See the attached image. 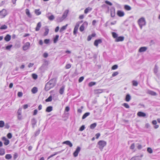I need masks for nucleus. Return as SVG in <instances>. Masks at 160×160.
I'll return each instance as SVG.
<instances>
[{
	"label": "nucleus",
	"instance_id": "nucleus-1",
	"mask_svg": "<svg viewBox=\"0 0 160 160\" xmlns=\"http://www.w3.org/2000/svg\"><path fill=\"white\" fill-rule=\"evenodd\" d=\"M138 22L141 28H142L143 26H145L146 24V22L145 18L143 17H142L139 19L138 21Z\"/></svg>",
	"mask_w": 160,
	"mask_h": 160
},
{
	"label": "nucleus",
	"instance_id": "nucleus-2",
	"mask_svg": "<svg viewBox=\"0 0 160 160\" xmlns=\"http://www.w3.org/2000/svg\"><path fill=\"white\" fill-rule=\"evenodd\" d=\"M106 142L103 140H100L98 143L99 146L98 148L101 150H102L104 147L106 145Z\"/></svg>",
	"mask_w": 160,
	"mask_h": 160
},
{
	"label": "nucleus",
	"instance_id": "nucleus-3",
	"mask_svg": "<svg viewBox=\"0 0 160 160\" xmlns=\"http://www.w3.org/2000/svg\"><path fill=\"white\" fill-rule=\"evenodd\" d=\"M57 79L56 78H53L50 80L48 82V83L49 84L51 87L53 88L56 83Z\"/></svg>",
	"mask_w": 160,
	"mask_h": 160
},
{
	"label": "nucleus",
	"instance_id": "nucleus-4",
	"mask_svg": "<svg viewBox=\"0 0 160 160\" xmlns=\"http://www.w3.org/2000/svg\"><path fill=\"white\" fill-rule=\"evenodd\" d=\"M88 25V23L87 22H85L80 26L79 30L81 32H82L84 30L85 28H86Z\"/></svg>",
	"mask_w": 160,
	"mask_h": 160
},
{
	"label": "nucleus",
	"instance_id": "nucleus-5",
	"mask_svg": "<svg viewBox=\"0 0 160 160\" xmlns=\"http://www.w3.org/2000/svg\"><path fill=\"white\" fill-rule=\"evenodd\" d=\"M1 13L0 14L1 15V18H4L7 15V12L6 9H3L2 10L0 11Z\"/></svg>",
	"mask_w": 160,
	"mask_h": 160
},
{
	"label": "nucleus",
	"instance_id": "nucleus-6",
	"mask_svg": "<svg viewBox=\"0 0 160 160\" xmlns=\"http://www.w3.org/2000/svg\"><path fill=\"white\" fill-rule=\"evenodd\" d=\"M30 45V43L29 42H26L22 47L23 50L24 51H26L28 50L29 48Z\"/></svg>",
	"mask_w": 160,
	"mask_h": 160
},
{
	"label": "nucleus",
	"instance_id": "nucleus-7",
	"mask_svg": "<svg viewBox=\"0 0 160 160\" xmlns=\"http://www.w3.org/2000/svg\"><path fill=\"white\" fill-rule=\"evenodd\" d=\"M143 156L142 154H141L140 156H135L132 157L130 160H141Z\"/></svg>",
	"mask_w": 160,
	"mask_h": 160
},
{
	"label": "nucleus",
	"instance_id": "nucleus-8",
	"mask_svg": "<svg viewBox=\"0 0 160 160\" xmlns=\"http://www.w3.org/2000/svg\"><path fill=\"white\" fill-rule=\"evenodd\" d=\"M81 148L79 147H77L76 150L73 153V156L74 157H76L78 156L79 152L80 151Z\"/></svg>",
	"mask_w": 160,
	"mask_h": 160
},
{
	"label": "nucleus",
	"instance_id": "nucleus-9",
	"mask_svg": "<svg viewBox=\"0 0 160 160\" xmlns=\"http://www.w3.org/2000/svg\"><path fill=\"white\" fill-rule=\"evenodd\" d=\"M50 14H51L50 13H48V14H46V16L49 20L52 21L54 19V16L53 15H51L50 16H49Z\"/></svg>",
	"mask_w": 160,
	"mask_h": 160
},
{
	"label": "nucleus",
	"instance_id": "nucleus-10",
	"mask_svg": "<svg viewBox=\"0 0 160 160\" xmlns=\"http://www.w3.org/2000/svg\"><path fill=\"white\" fill-rule=\"evenodd\" d=\"M111 10V16L112 17H113L115 15V8L113 7H112L110 9Z\"/></svg>",
	"mask_w": 160,
	"mask_h": 160
},
{
	"label": "nucleus",
	"instance_id": "nucleus-11",
	"mask_svg": "<svg viewBox=\"0 0 160 160\" xmlns=\"http://www.w3.org/2000/svg\"><path fill=\"white\" fill-rule=\"evenodd\" d=\"M2 140L4 141V144L5 145H7L9 144V141L8 139L5 137H3L2 138Z\"/></svg>",
	"mask_w": 160,
	"mask_h": 160
},
{
	"label": "nucleus",
	"instance_id": "nucleus-12",
	"mask_svg": "<svg viewBox=\"0 0 160 160\" xmlns=\"http://www.w3.org/2000/svg\"><path fill=\"white\" fill-rule=\"evenodd\" d=\"M102 40L101 39H97L94 41V44L96 47H98V44H100L102 43Z\"/></svg>",
	"mask_w": 160,
	"mask_h": 160
},
{
	"label": "nucleus",
	"instance_id": "nucleus-13",
	"mask_svg": "<svg viewBox=\"0 0 160 160\" xmlns=\"http://www.w3.org/2000/svg\"><path fill=\"white\" fill-rule=\"evenodd\" d=\"M147 93L148 94L154 96H156L157 95V94L156 92L150 90H148Z\"/></svg>",
	"mask_w": 160,
	"mask_h": 160
},
{
	"label": "nucleus",
	"instance_id": "nucleus-14",
	"mask_svg": "<svg viewBox=\"0 0 160 160\" xmlns=\"http://www.w3.org/2000/svg\"><path fill=\"white\" fill-rule=\"evenodd\" d=\"M124 38L123 36L118 37L117 38H116V39H115V41L116 42L122 41H123Z\"/></svg>",
	"mask_w": 160,
	"mask_h": 160
},
{
	"label": "nucleus",
	"instance_id": "nucleus-15",
	"mask_svg": "<svg viewBox=\"0 0 160 160\" xmlns=\"http://www.w3.org/2000/svg\"><path fill=\"white\" fill-rule=\"evenodd\" d=\"M31 124L33 128H34L35 125L37 122V121L35 118H33L31 121Z\"/></svg>",
	"mask_w": 160,
	"mask_h": 160
},
{
	"label": "nucleus",
	"instance_id": "nucleus-16",
	"mask_svg": "<svg viewBox=\"0 0 160 160\" xmlns=\"http://www.w3.org/2000/svg\"><path fill=\"white\" fill-rule=\"evenodd\" d=\"M137 115L139 117H145L146 116V114L144 112H139L137 113Z\"/></svg>",
	"mask_w": 160,
	"mask_h": 160
},
{
	"label": "nucleus",
	"instance_id": "nucleus-17",
	"mask_svg": "<svg viewBox=\"0 0 160 160\" xmlns=\"http://www.w3.org/2000/svg\"><path fill=\"white\" fill-rule=\"evenodd\" d=\"M63 144H66V145L69 146L70 147L72 146V144L69 141H66L62 142Z\"/></svg>",
	"mask_w": 160,
	"mask_h": 160
},
{
	"label": "nucleus",
	"instance_id": "nucleus-18",
	"mask_svg": "<svg viewBox=\"0 0 160 160\" xmlns=\"http://www.w3.org/2000/svg\"><path fill=\"white\" fill-rule=\"evenodd\" d=\"M52 88V87L49 84L47 83L45 85V89L46 91H48Z\"/></svg>",
	"mask_w": 160,
	"mask_h": 160
},
{
	"label": "nucleus",
	"instance_id": "nucleus-19",
	"mask_svg": "<svg viewBox=\"0 0 160 160\" xmlns=\"http://www.w3.org/2000/svg\"><path fill=\"white\" fill-rule=\"evenodd\" d=\"M117 15L120 17H123L124 15V13L123 12L118 10L117 12Z\"/></svg>",
	"mask_w": 160,
	"mask_h": 160
},
{
	"label": "nucleus",
	"instance_id": "nucleus-20",
	"mask_svg": "<svg viewBox=\"0 0 160 160\" xmlns=\"http://www.w3.org/2000/svg\"><path fill=\"white\" fill-rule=\"evenodd\" d=\"M103 90L101 89H96L94 90V92L95 94H98L102 93Z\"/></svg>",
	"mask_w": 160,
	"mask_h": 160
},
{
	"label": "nucleus",
	"instance_id": "nucleus-21",
	"mask_svg": "<svg viewBox=\"0 0 160 160\" xmlns=\"http://www.w3.org/2000/svg\"><path fill=\"white\" fill-rule=\"evenodd\" d=\"M64 18L62 16V17H58L57 18L56 21L58 22H61L63 21Z\"/></svg>",
	"mask_w": 160,
	"mask_h": 160
},
{
	"label": "nucleus",
	"instance_id": "nucleus-22",
	"mask_svg": "<svg viewBox=\"0 0 160 160\" xmlns=\"http://www.w3.org/2000/svg\"><path fill=\"white\" fill-rule=\"evenodd\" d=\"M41 27V23L40 22H38L37 25V27L35 28L36 31H38Z\"/></svg>",
	"mask_w": 160,
	"mask_h": 160
},
{
	"label": "nucleus",
	"instance_id": "nucleus-23",
	"mask_svg": "<svg viewBox=\"0 0 160 160\" xmlns=\"http://www.w3.org/2000/svg\"><path fill=\"white\" fill-rule=\"evenodd\" d=\"M147 49V48L146 47H141L139 50V52H143L145 51Z\"/></svg>",
	"mask_w": 160,
	"mask_h": 160
},
{
	"label": "nucleus",
	"instance_id": "nucleus-24",
	"mask_svg": "<svg viewBox=\"0 0 160 160\" xmlns=\"http://www.w3.org/2000/svg\"><path fill=\"white\" fill-rule=\"evenodd\" d=\"M153 72L156 75H157V73L158 72V67L156 64L155 65L154 68L153 69Z\"/></svg>",
	"mask_w": 160,
	"mask_h": 160
},
{
	"label": "nucleus",
	"instance_id": "nucleus-25",
	"mask_svg": "<svg viewBox=\"0 0 160 160\" xmlns=\"http://www.w3.org/2000/svg\"><path fill=\"white\" fill-rule=\"evenodd\" d=\"M11 38V36L9 34H7L4 38V40L7 42L9 41Z\"/></svg>",
	"mask_w": 160,
	"mask_h": 160
},
{
	"label": "nucleus",
	"instance_id": "nucleus-26",
	"mask_svg": "<svg viewBox=\"0 0 160 160\" xmlns=\"http://www.w3.org/2000/svg\"><path fill=\"white\" fill-rule=\"evenodd\" d=\"M68 26V24H67L65 25L62 26L59 32L61 33L63 31L66 30Z\"/></svg>",
	"mask_w": 160,
	"mask_h": 160
},
{
	"label": "nucleus",
	"instance_id": "nucleus-27",
	"mask_svg": "<svg viewBox=\"0 0 160 160\" xmlns=\"http://www.w3.org/2000/svg\"><path fill=\"white\" fill-rule=\"evenodd\" d=\"M68 12L69 10H66L64 12V13H63L62 16L64 18V19L67 17Z\"/></svg>",
	"mask_w": 160,
	"mask_h": 160
},
{
	"label": "nucleus",
	"instance_id": "nucleus-28",
	"mask_svg": "<svg viewBox=\"0 0 160 160\" xmlns=\"http://www.w3.org/2000/svg\"><path fill=\"white\" fill-rule=\"evenodd\" d=\"M131 99V97L130 95L129 94H127L126 98H125V100L127 102H129Z\"/></svg>",
	"mask_w": 160,
	"mask_h": 160
},
{
	"label": "nucleus",
	"instance_id": "nucleus-29",
	"mask_svg": "<svg viewBox=\"0 0 160 160\" xmlns=\"http://www.w3.org/2000/svg\"><path fill=\"white\" fill-rule=\"evenodd\" d=\"M38 91V88L36 87H34L31 90L32 93L35 94Z\"/></svg>",
	"mask_w": 160,
	"mask_h": 160
},
{
	"label": "nucleus",
	"instance_id": "nucleus-30",
	"mask_svg": "<svg viewBox=\"0 0 160 160\" xmlns=\"http://www.w3.org/2000/svg\"><path fill=\"white\" fill-rule=\"evenodd\" d=\"M65 87L64 86H62L60 88L59 91V92L60 94H62L63 93Z\"/></svg>",
	"mask_w": 160,
	"mask_h": 160
},
{
	"label": "nucleus",
	"instance_id": "nucleus-31",
	"mask_svg": "<svg viewBox=\"0 0 160 160\" xmlns=\"http://www.w3.org/2000/svg\"><path fill=\"white\" fill-rule=\"evenodd\" d=\"M26 14L27 15L28 17L30 18H32V15H31L29 10L28 9H27L26 10Z\"/></svg>",
	"mask_w": 160,
	"mask_h": 160
},
{
	"label": "nucleus",
	"instance_id": "nucleus-32",
	"mask_svg": "<svg viewBox=\"0 0 160 160\" xmlns=\"http://www.w3.org/2000/svg\"><path fill=\"white\" fill-rule=\"evenodd\" d=\"M52 110V106L48 107L46 110V112H50Z\"/></svg>",
	"mask_w": 160,
	"mask_h": 160
},
{
	"label": "nucleus",
	"instance_id": "nucleus-33",
	"mask_svg": "<svg viewBox=\"0 0 160 160\" xmlns=\"http://www.w3.org/2000/svg\"><path fill=\"white\" fill-rule=\"evenodd\" d=\"M92 10V8L90 7H88V8H86L85 10H84V13H85V14H87V13H88V12L90 11H91Z\"/></svg>",
	"mask_w": 160,
	"mask_h": 160
},
{
	"label": "nucleus",
	"instance_id": "nucleus-34",
	"mask_svg": "<svg viewBox=\"0 0 160 160\" xmlns=\"http://www.w3.org/2000/svg\"><path fill=\"white\" fill-rule=\"evenodd\" d=\"M90 113L89 112H87L84 114L82 117V119H85L89 115Z\"/></svg>",
	"mask_w": 160,
	"mask_h": 160
},
{
	"label": "nucleus",
	"instance_id": "nucleus-35",
	"mask_svg": "<svg viewBox=\"0 0 160 160\" xmlns=\"http://www.w3.org/2000/svg\"><path fill=\"white\" fill-rule=\"evenodd\" d=\"M97 124L95 122L91 124L90 126V128L92 129H93L96 126Z\"/></svg>",
	"mask_w": 160,
	"mask_h": 160
},
{
	"label": "nucleus",
	"instance_id": "nucleus-36",
	"mask_svg": "<svg viewBox=\"0 0 160 160\" xmlns=\"http://www.w3.org/2000/svg\"><path fill=\"white\" fill-rule=\"evenodd\" d=\"M34 12L37 15H39L41 14V12L40 11L39 9H35Z\"/></svg>",
	"mask_w": 160,
	"mask_h": 160
},
{
	"label": "nucleus",
	"instance_id": "nucleus-37",
	"mask_svg": "<svg viewBox=\"0 0 160 160\" xmlns=\"http://www.w3.org/2000/svg\"><path fill=\"white\" fill-rule=\"evenodd\" d=\"M5 150L2 148H0V155L2 156L5 154Z\"/></svg>",
	"mask_w": 160,
	"mask_h": 160
},
{
	"label": "nucleus",
	"instance_id": "nucleus-38",
	"mask_svg": "<svg viewBox=\"0 0 160 160\" xmlns=\"http://www.w3.org/2000/svg\"><path fill=\"white\" fill-rule=\"evenodd\" d=\"M59 35H56L55 37L53 39V42L54 43H56L58 40V39L59 38Z\"/></svg>",
	"mask_w": 160,
	"mask_h": 160
},
{
	"label": "nucleus",
	"instance_id": "nucleus-39",
	"mask_svg": "<svg viewBox=\"0 0 160 160\" xmlns=\"http://www.w3.org/2000/svg\"><path fill=\"white\" fill-rule=\"evenodd\" d=\"M52 95H50L48 98L46 99L45 100V101L46 102H51L52 101Z\"/></svg>",
	"mask_w": 160,
	"mask_h": 160
},
{
	"label": "nucleus",
	"instance_id": "nucleus-40",
	"mask_svg": "<svg viewBox=\"0 0 160 160\" xmlns=\"http://www.w3.org/2000/svg\"><path fill=\"white\" fill-rule=\"evenodd\" d=\"M45 32H44V36H46L48 34L49 30L48 28L45 27Z\"/></svg>",
	"mask_w": 160,
	"mask_h": 160
},
{
	"label": "nucleus",
	"instance_id": "nucleus-41",
	"mask_svg": "<svg viewBox=\"0 0 160 160\" xmlns=\"http://www.w3.org/2000/svg\"><path fill=\"white\" fill-rule=\"evenodd\" d=\"M124 8L128 11L130 10L131 9V8L130 6L126 5L124 6Z\"/></svg>",
	"mask_w": 160,
	"mask_h": 160
},
{
	"label": "nucleus",
	"instance_id": "nucleus-42",
	"mask_svg": "<svg viewBox=\"0 0 160 160\" xmlns=\"http://www.w3.org/2000/svg\"><path fill=\"white\" fill-rule=\"evenodd\" d=\"M5 158L7 159H9L12 158V156L10 154H7L6 155Z\"/></svg>",
	"mask_w": 160,
	"mask_h": 160
},
{
	"label": "nucleus",
	"instance_id": "nucleus-43",
	"mask_svg": "<svg viewBox=\"0 0 160 160\" xmlns=\"http://www.w3.org/2000/svg\"><path fill=\"white\" fill-rule=\"evenodd\" d=\"M112 35L113 38H115V39H116V38H117L118 37V34L115 32H112Z\"/></svg>",
	"mask_w": 160,
	"mask_h": 160
},
{
	"label": "nucleus",
	"instance_id": "nucleus-44",
	"mask_svg": "<svg viewBox=\"0 0 160 160\" xmlns=\"http://www.w3.org/2000/svg\"><path fill=\"white\" fill-rule=\"evenodd\" d=\"M4 125V122L3 121H0V128H2Z\"/></svg>",
	"mask_w": 160,
	"mask_h": 160
},
{
	"label": "nucleus",
	"instance_id": "nucleus-45",
	"mask_svg": "<svg viewBox=\"0 0 160 160\" xmlns=\"http://www.w3.org/2000/svg\"><path fill=\"white\" fill-rule=\"evenodd\" d=\"M133 85L135 86H137L138 85V82L135 80H133L132 81Z\"/></svg>",
	"mask_w": 160,
	"mask_h": 160
},
{
	"label": "nucleus",
	"instance_id": "nucleus-46",
	"mask_svg": "<svg viewBox=\"0 0 160 160\" xmlns=\"http://www.w3.org/2000/svg\"><path fill=\"white\" fill-rule=\"evenodd\" d=\"M96 84V82H92L89 83L88 85L89 87H91L93 85H95Z\"/></svg>",
	"mask_w": 160,
	"mask_h": 160
},
{
	"label": "nucleus",
	"instance_id": "nucleus-47",
	"mask_svg": "<svg viewBox=\"0 0 160 160\" xmlns=\"http://www.w3.org/2000/svg\"><path fill=\"white\" fill-rule=\"evenodd\" d=\"M8 28L7 26L5 25L2 26L0 28V29H6Z\"/></svg>",
	"mask_w": 160,
	"mask_h": 160
},
{
	"label": "nucleus",
	"instance_id": "nucleus-48",
	"mask_svg": "<svg viewBox=\"0 0 160 160\" xmlns=\"http://www.w3.org/2000/svg\"><path fill=\"white\" fill-rule=\"evenodd\" d=\"M5 3V1L4 0H0V7L3 6Z\"/></svg>",
	"mask_w": 160,
	"mask_h": 160
},
{
	"label": "nucleus",
	"instance_id": "nucleus-49",
	"mask_svg": "<svg viewBox=\"0 0 160 160\" xmlns=\"http://www.w3.org/2000/svg\"><path fill=\"white\" fill-rule=\"evenodd\" d=\"M78 28H77L76 27H75L73 32V33L74 35H75L77 33L78 31Z\"/></svg>",
	"mask_w": 160,
	"mask_h": 160
},
{
	"label": "nucleus",
	"instance_id": "nucleus-50",
	"mask_svg": "<svg viewBox=\"0 0 160 160\" xmlns=\"http://www.w3.org/2000/svg\"><path fill=\"white\" fill-rule=\"evenodd\" d=\"M83 108V106H82L81 107V108H78V112H79V113H81L82 112V109Z\"/></svg>",
	"mask_w": 160,
	"mask_h": 160
},
{
	"label": "nucleus",
	"instance_id": "nucleus-51",
	"mask_svg": "<svg viewBox=\"0 0 160 160\" xmlns=\"http://www.w3.org/2000/svg\"><path fill=\"white\" fill-rule=\"evenodd\" d=\"M118 65H117L115 64L113 65L112 67V70H115L117 69L118 68Z\"/></svg>",
	"mask_w": 160,
	"mask_h": 160
},
{
	"label": "nucleus",
	"instance_id": "nucleus-52",
	"mask_svg": "<svg viewBox=\"0 0 160 160\" xmlns=\"http://www.w3.org/2000/svg\"><path fill=\"white\" fill-rule=\"evenodd\" d=\"M85 126L84 125H83L82 126L79 128V131H83L84 129H85Z\"/></svg>",
	"mask_w": 160,
	"mask_h": 160
},
{
	"label": "nucleus",
	"instance_id": "nucleus-53",
	"mask_svg": "<svg viewBox=\"0 0 160 160\" xmlns=\"http://www.w3.org/2000/svg\"><path fill=\"white\" fill-rule=\"evenodd\" d=\"M18 115H21L22 113V108H19L17 112Z\"/></svg>",
	"mask_w": 160,
	"mask_h": 160
},
{
	"label": "nucleus",
	"instance_id": "nucleus-54",
	"mask_svg": "<svg viewBox=\"0 0 160 160\" xmlns=\"http://www.w3.org/2000/svg\"><path fill=\"white\" fill-rule=\"evenodd\" d=\"M32 78L35 79H36L38 78L37 75L36 74L34 73L32 74Z\"/></svg>",
	"mask_w": 160,
	"mask_h": 160
},
{
	"label": "nucleus",
	"instance_id": "nucleus-55",
	"mask_svg": "<svg viewBox=\"0 0 160 160\" xmlns=\"http://www.w3.org/2000/svg\"><path fill=\"white\" fill-rule=\"evenodd\" d=\"M147 151L150 153H152V150L150 148H148Z\"/></svg>",
	"mask_w": 160,
	"mask_h": 160
},
{
	"label": "nucleus",
	"instance_id": "nucleus-56",
	"mask_svg": "<svg viewBox=\"0 0 160 160\" xmlns=\"http://www.w3.org/2000/svg\"><path fill=\"white\" fill-rule=\"evenodd\" d=\"M123 106H124L127 108H129V106L128 104L127 103H124L123 104Z\"/></svg>",
	"mask_w": 160,
	"mask_h": 160
},
{
	"label": "nucleus",
	"instance_id": "nucleus-57",
	"mask_svg": "<svg viewBox=\"0 0 160 160\" xmlns=\"http://www.w3.org/2000/svg\"><path fill=\"white\" fill-rule=\"evenodd\" d=\"M40 130H38L36 131L35 132V136H37L39 135L40 133Z\"/></svg>",
	"mask_w": 160,
	"mask_h": 160
},
{
	"label": "nucleus",
	"instance_id": "nucleus-58",
	"mask_svg": "<svg viewBox=\"0 0 160 160\" xmlns=\"http://www.w3.org/2000/svg\"><path fill=\"white\" fill-rule=\"evenodd\" d=\"M118 71L114 72L112 74V76L113 77H115L118 74Z\"/></svg>",
	"mask_w": 160,
	"mask_h": 160
},
{
	"label": "nucleus",
	"instance_id": "nucleus-59",
	"mask_svg": "<svg viewBox=\"0 0 160 160\" xmlns=\"http://www.w3.org/2000/svg\"><path fill=\"white\" fill-rule=\"evenodd\" d=\"M84 79V77L83 76L80 77L79 79L78 82H81Z\"/></svg>",
	"mask_w": 160,
	"mask_h": 160
},
{
	"label": "nucleus",
	"instance_id": "nucleus-60",
	"mask_svg": "<svg viewBox=\"0 0 160 160\" xmlns=\"http://www.w3.org/2000/svg\"><path fill=\"white\" fill-rule=\"evenodd\" d=\"M7 136L8 138L11 139L12 137V135L11 133H9L8 134Z\"/></svg>",
	"mask_w": 160,
	"mask_h": 160
},
{
	"label": "nucleus",
	"instance_id": "nucleus-61",
	"mask_svg": "<svg viewBox=\"0 0 160 160\" xmlns=\"http://www.w3.org/2000/svg\"><path fill=\"white\" fill-rule=\"evenodd\" d=\"M18 157V154L17 153H15L13 155V158L14 160H15Z\"/></svg>",
	"mask_w": 160,
	"mask_h": 160
},
{
	"label": "nucleus",
	"instance_id": "nucleus-62",
	"mask_svg": "<svg viewBox=\"0 0 160 160\" xmlns=\"http://www.w3.org/2000/svg\"><path fill=\"white\" fill-rule=\"evenodd\" d=\"M50 40L49 39H45L44 40V42L45 43L48 44L49 43Z\"/></svg>",
	"mask_w": 160,
	"mask_h": 160
},
{
	"label": "nucleus",
	"instance_id": "nucleus-63",
	"mask_svg": "<svg viewBox=\"0 0 160 160\" xmlns=\"http://www.w3.org/2000/svg\"><path fill=\"white\" fill-rule=\"evenodd\" d=\"M12 45H8L6 47V48L7 50H10V48L12 47Z\"/></svg>",
	"mask_w": 160,
	"mask_h": 160
},
{
	"label": "nucleus",
	"instance_id": "nucleus-64",
	"mask_svg": "<svg viewBox=\"0 0 160 160\" xmlns=\"http://www.w3.org/2000/svg\"><path fill=\"white\" fill-rule=\"evenodd\" d=\"M23 93L22 92H18V96L19 97H21L22 96Z\"/></svg>",
	"mask_w": 160,
	"mask_h": 160
}]
</instances>
